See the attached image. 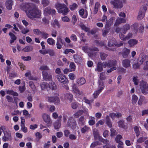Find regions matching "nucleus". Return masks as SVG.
Returning a JSON list of instances; mask_svg holds the SVG:
<instances>
[{"instance_id":"1","label":"nucleus","mask_w":148,"mask_h":148,"mask_svg":"<svg viewBox=\"0 0 148 148\" xmlns=\"http://www.w3.org/2000/svg\"><path fill=\"white\" fill-rule=\"evenodd\" d=\"M25 6L28 9V11L24 9L27 16L30 18L33 19L34 18H39L41 16V13L40 10L36 8H31L29 5L27 4Z\"/></svg>"},{"instance_id":"2","label":"nucleus","mask_w":148,"mask_h":148,"mask_svg":"<svg viewBox=\"0 0 148 148\" xmlns=\"http://www.w3.org/2000/svg\"><path fill=\"white\" fill-rule=\"evenodd\" d=\"M55 6L59 13H62L64 15H67L69 11L66 5L60 3L58 2L55 4Z\"/></svg>"},{"instance_id":"3","label":"nucleus","mask_w":148,"mask_h":148,"mask_svg":"<svg viewBox=\"0 0 148 148\" xmlns=\"http://www.w3.org/2000/svg\"><path fill=\"white\" fill-rule=\"evenodd\" d=\"M139 61L137 64H134L133 66L134 69L138 68L140 64H142L145 61L146 62V65L148 66V55H145L143 53H141L138 58Z\"/></svg>"},{"instance_id":"4","label":"nucleus","mask_w":148,"mask_h":148,"mask_svg":"<svg viewBox=\"0 0 148 148\" xmlns=\"http://www.w3.org/2000/svg\"><path fill=\"white\" fill-rule=\"evenodd\" d=\"M82 50L84 52L88 53V56L91 58L92 57L96 55V53L93 51H98V49L96 47L93 48H88V46H85L82 47Z\"/></svg>"},{"instance_id":"5","label":"nucleus","mask_w":148,"mask_h":148,"mask_svg":"<svg viewBox=\"0 0 148 148\" xmlns=\"http://www.w3.org/2000/svg\"><path fill=\"white\" fill-rule=\"evenodd\" d=\"M140 88L143 94H148V84L145 81H142L140 83Z\"/></svg>"},{"instance_id":"6","label":"nucleus","mask_w":148,"mask_h":148,"mask_svg":"<svg viewBox=\"0 0 148 148\" xmlns=\"http://www.w3.org/2000/svg\"><path fill=\"white\" fill-rule=\"evenodd\" d=\"M4 136L2 137V140L4 142L11 141L12 140L11 132L7 129L3 132Z\"/></svg>"},{"instance_id":"7","label":"nucleus","mask_w":148,"mask_h":148,"mask_svg":"<svg viewBox=\"0 0 148 148\" xmlns=\"http://www.w3.org/2000/svg\"><path fill=\"white\" fill-rule=\"evenodd\" d=\"M48 101L50 103H53L56 105H58L60 104V100L58 97V95L56 94L55 95L52 97H47Z\"/></svg>"},{"instance_id":"8","label":"nucleus","mask_w":148,"mask_h":148,"mask_svg":"<svg viewBox=\"0 0 148 148\" xmlns=\"http://www.w3.org/2000/svg\"><path fill=\"white\" fill-rule=\"evenodd\" d=\"M99 85L98 89L95 91L93 94L94 98H96L97 97L99 94L103 89L104 88V86L103 83L101 81L99 80Z\"/></svg>"},{"instance_id":"9","label":"nucleus","mask_w":148,"mask_h":148,"mask_svg":"<svg viewBox=\"0 0 148 148\" xmlns=\"http://www.w3.org/2000/svg\"><path fill=\"white\" fill-rule=\"evenodd\" d=\"M123 43L124 42L122 41H121L118 43L116 42L115 38H112L108 41V46L110 47L114 46L117 47H119L123 46Z\"/></svg>"},{"instance_id":"10","label":"nucleus","mask_w":148,"mask_h":148,"mask_svg":"<svg viewBox=\"0 0 148 148\" xmlns=\"http://www.w3.org/2000/svg\"><path fill=\"white\" fill-rule=\"evenodd\" d=\"M67 125L72 129H74L76 126V122L72 117H70L69 118Z\"/></svg>"},{"instance_id":"11","label":"nucleus","mask_w":148,"mask_h":148,"mask_svg":"<svg viewBox=\"0 0 148 148\" xmlns=\"http://www.w3.org/2000/svg\"><path fill=\"white\" fill-rule=\"evenodd\" d=\"M104 65L109 67H116V61L115 60H109L108 62H104Z\"/></svg>"},{"instance_id":"12","label":"nucleus","mask_w":148,"mask_h":148,"mask_svg":"<svg viewBox=\"0 0 148 148\" xmlns=\"http://www.w3.org/2000/svg\"><path fill=\"white\" fill-rule=\"evenodd\" d=\"M73 90V92L76 94V95L80 96V97L83 95L82 91L79 90L76 85L75 84H73L72 85Z\"/></svg>"},{"instance_id":"13","label":"nucleus","mask_w":148,"mask_h":148,"mask_svg":"<svg viewBox=\"0 0 148 148\" xmlns=\"http://www.w3.org/2000/svg\"><path fill=\"white\" fill-rule=\"evenodd\" d=\"M57 78L59 81L63 84H65L67 83L68 80L65 75L62 74L58 75Z\"/></svg>"},{"instance_id":"14","label":"nucleus","mask_w":148,"mask_h":148,"mask_svg":"<svg viewBox=\"0 0 148 148\" xmlns=\"http://www.w3.org/2000/svg\"><path fill=\"white\" fill-rule=\"evenodd\" d=\"M42 117L44 121L47 124H51L52 123L50 117L48 114H43L42 115Z\"/></svg>"},{"instance_id":"15","label":"nucleus","mask_w":148,"mask_h":148,"mask_svg":"<svg viewBox=\"0 0 148 148\" xmlns=\"http://www.w3.org/2000/svg\"><path fill=\"white\" fill-rule=\"evenodd\" d=\"M111 3L114 5L115 8H121L123 6L122 3L119 0L111 1Z\"/></svg>"},{"instance_id":"16","label":"nucleus","mask_w":148,"mask_h":148,"mask_svg":"<svg viewBox=\"0 0 148 148\" xmlns=\"http://www.w3.org/2000/svg\"><path fill=\"white\" fill-rule=\"evenodd\" d=\"M42 74L43 79L45 80H50L51 79V75L50 73L43 71Z\"/></svg>"},{"instance_id":"17","label":"nucleus","mask_w":148,"mask_h":148,"mask_svg":"<svg viewBox=\"0 0 148 148\" xmlns=\"http://www.w3.org/2000/svg\"><path fill=\"white\" fill-rule=\"evenodd\" d=\"M79 14L80 16L83 18H86L88 16L87 11L83 9H81L79 10Z\"/></svg>"},{"instance_id":"18","label":"nucleus","mask_w":148,"mask_h":148,"mask_svg":"<svg viewBox=\"0 0 148 148\" xmlns=\"http://www.w3.org/2000/svg\"><path fill=\"white\" fill-rule=\"evenodd\" d=\"M104 62L102 63L101 62H99L98 63L97 65V67L95 70L98 72H101L103 70V68H106V66H105L103 64Z\"/></svg>"},{"instance_id":"19","label":"nucleus","mask_w":148,"mask_h":148,"mask_svg":"<svg viewBox=\"0 0 148 148\" xmlns=\"http://www.w3.org/2000/svg\"><path fill=\"white\" fill-rule=\"evenodd\" d=\"M130 61L127 59H125L123 60L122 61V64L123 66L126 68L130 67Z\"/></svg>"},{"instance_id":"20","label":"nucleus","mask_w":148,"mask_h":148,"mask_svg":"<svg viewBox=\"0 0 148 148\" xmlns=\"http://www.w3.org/2000/svg\"><path fill=\"white\" fill-rule=\"evenodd\" d=\"M51 25L53 27H57L59 28L60 26V25L58 20L55 19L52 20L51 22Z\"/></svg>"},{"instance_id":"21","label":"nucleus","mask_w":148,"mask_h":148,"mask_svg":"<svg viewBox=\"0 0 148 148\" xmlns=\"http://www.w3.org/2000/svg\"><path fill=\"white\" fill-rule=\"evenodd\" d=\"M25 75L26 77H28V79L29 80H35L37 79V78L36 77H34L32 75L31 72L29 71H28L25 74Z\"/></svg>"},{"instance_id":"22","label":"nucleus","mask_w":148,"mask_h":148,"mask_svg":"<svg viewBox=\"0 0 148 148\" xmlns=\"http://www.w3.org/2000/svg\"><path fill=\"white\" fill-rule=\"evenodd\" d=\"M126 22L125 19L121 18H118L116 20V22L114 24L115 26H118L119 24Z\"/></svg>"},{"instance_id":"23","label":"nucleus","mask_w":148,"mask_h":148,"mask_svg":"<svg viewBox=\"0 0 148 148\" xmlns=\"http://www.w3.org/2000/svg\"><path fill=\"white\" fill-rule=\"evenodd\" d=\"M105 29H103L102 30V35L103 36H107L110 29L109 25L107 23L105 25Z\"/></svg>"},{"instance_id":"24","label":"nucleus","mask_w":148,"mask_h":148,"mask_svg":"<svg viewBox=\"0 0 148 148\" xmlns=\"http://www.w3.org/2000/svg\"><path fill=\"white\" fill-rule=\"evenodd\" d=\"M62 39L60 37L57 38V41L56 42V45L57 48L58 49H60L62 47Z\"/></svg>"},{"instance_id":"25","label":"nucleus","mask_w":148,"mask_h":148,"mask_svg":"<svg viewBox=\"0 0 148 148\" xmlns=\"http://www.w3.org/2000/svg\"><path fill=\"white\" fill-rule=\"evenodd\" d=\"M86 82L85 79L83 77H81L77 79L76 83L79 85L81 86L85 84Z\"/></svg>"},{"instance_id":"26","label":"nucleus","mask_w":148,"mask_h":148,"mask_svg":"<svg viewBox=\"0 0 148 148\" xmlns=\"http://www.w3.org/2000/svg\"><path fill=\"white\" fill-rule=\"evenodd\" d=\"M138 42V41L135 39H131L128 41V43L130 47H132L136 45Z\"/></svg>"},{"instance_id":"27","label":"nucleus","mask_w":148,"mask_h":148,"mask_svg":"<svg viewBox=\"0 0 148 148\" xmlns=\"http://www.w3.org/2000/svg\"><path fill=\"white\" fill-rule=\"evenodd\" d=\"M33 49V48L32 46L29 45L26 46L23 48L22 49V51L25 52H28L32 51Z\"/></svg>"},{"instance_id":"28","label":"nucleus","mask_w":148,"mask_h":148,"mask_svg":"<svg viewBox=\"0 0 148 148\" xmlns=\"http://www.w3.org/2000/svg\"><path fill=\"white\" fill-rule=\"evenodd\" d=\"M12 0H8L6 1L5 3V5L8 9L10 10L12 9Z\"/></svg>"},{"instance_id":"29","label":"nucleus","mask_w":148,"mask_h":148,"mask_svg":"<svg viewBox=\"0 0 148 148\" xmlns=\"http://www.w3.org/2000/svg\"><path fill=\"white\" fill-rule=\"evenodd\" d=\"M130 50L126 48H124L122 53V56L124 58H126L130 53Z\"/></svg>"},{"instance_id":"30","label":"nucleus","mask_w":148,"mask_h":148,"mask_svg":"<svg viewBox=\"0 0 148 148\" xmlns=\"http://www.w3.org/2000/svg\"><path fill=\"white\" fill-rule=\"evenodd\" d=\"M52 90H56L57 87L54 82L51 81L48 84V88Z\"/></svg>"},{"instance_id":"31","label":"nucleus","mask_w":148,"mask_h":148,"mask_svg":"<svg viewBox=\"0 0 148 148\" xmlns=\"http://www.w3.org/2000/svg\"><path fill=\"white\" fill-rule=\"evenodd\" d=\"M20 29L21 30V32L22 33L25 34H26L29 32V30L27 28H25L24 27L22 26H18Z\"/></svg>"},{"instance_id":"32","label":"nucleus","mask_w":148,"mask_h":148,"mask_svg":"<svg viewBox=\"0 0 148 148\" xmlns=\"http://www.w3.org/2000/svg\"><path fill=\"white\" fill-rule=\"evenodd\" d=\"M89 120L88 121L89 124L90 125H92L95 124V119L91 116H89Z\"/></svg>"},{"instance_id":"33","label":"nucleus","mask_w":148,"mask_h":148,"mask_svg":"<svg viewBox=\"0 0 148 148\" xmlns=\"http://www.w3.org/2000/svg\"><path fill=\"white\" fill-rule=\"evenodd\" d=\"M134 132L137 137H138L140 133V128L136 126L134 128Z\"/></svg>"},{"instance_id":"34","label":"nucleus","mask_w":148,"mask_h":148,"mask_svg":"<svg viewBox=\"0 0 148 148\" xmlns=\"http://www.w3.org/2000/svg\"><path fill=\"white\" fill-rule=\"evenodd\" d=\"M54 128L55 129H59L61 126V123L60 121L57 120L53 124Z\"/></svg>"},{"instance_id":"35","label":"nucleus","mask_w":148,"mask_h":148,"mask_svg":"<svg viewBox=\"0 0 148 148\" xmlns=\"http://www.w3.org/2000/svg\"><path fill=\"white\" fill-rule=\"evenodd\" d=\"M44 13L45 15H47L51 14V9L50 7H47L44 10Z\"/></svg>"},{"instance_id":"36","label":"nucleus","mask_w":148,"mask_h":148,"mask_svg":"<svg viewBox=\"0 0 148 148\" xmlns=\"http://www.w3.org/2000/svg\"><path fill=\"white\" fill-rule=\"evenodd\" d=\"M138 27V24L137 23H135L132 25V29H133V31L136 34L137 32V29Z\"/></svg>"},{"instance_id":"37","label":"nucleus","mask_w":148,"mask_h":148,"mask_svg":"<svg viewBox=\"0 0 148 148\" xmlns=\"http://www.w3.org/2000/svg\"><path fill=\"white\" fill-rule=\"evenodd\" d=\"M6 93L7 94H10L14 96H17L18 94L16 92H14L12 90H7L6 91Z\"/></svg>"},{"instance_id":"38","label":"nucleus","mask_w":148,"mask_h":148,"mask_svg":"<svg viewBox=\"0 0 148 148\" xmlns=\"http://www.w3.org/2000/svg\"><path fill=\"white\" fill-rule=\"evenodd\" d=\"M90 130V128L86 125L84 126L81 129V132L83 133L88 132Z\"/></svg>"},{"instance_id":"39","label":"nucleus","mask_w":148,"mask_h":148,"mask_svg":"<svg viewBox=\"0 0 148 148\" xmlns=\"http://www.w3.org/2000/svg\"><path fill=\"white\" fill-rule=\"evenodd\" d=\"M118 126L119 127L124 128L125 125L124 124V121L123 120H120L118 122Z\"/></svg>"},{"instance_id":"40","label":"nucleus","mask_w":148,"mask_h":148,"mask_svg":"<svg viewBox=\"0 0 148 148\" xmlns=\"http://www.w3.org/2000/svg\"><path fill=\"white\" fill-rule=\"evenodd\" d=\"M9 35L11 37V40H10V43L12 44L14 42V40L16 39V37L13 34L10 33L9 34Z\"/></svg>"},{"instance_id":"41","label":"nucleus","mask_w":148,"mask_h":148,"mask_svg":"<svg viewBox=\"0 0 148 148\" xmlns=\"http://www.w3.org/2000/svg\"><path fill=\"white\" fill-rule=\"evenodd\" d=\"M130 26L128 24H126L123 27V34H125L127 31L130 29Z\"/></svg>"},{"instance_id":"42","label":"nucleus","mask_w":148,"mask_h":148,"mask_svg":"<svg viewBox=\"0 0 148 148\" xmlns=\"http://www.w3.org/2000/svg\"><path fill=\"white\" fill-rule=\"evenodd\" d=\"M76 62L79 63L82 61V58L79 56L74 55L73 56Z\"/></svg>"},{"instance_id":"43","label":"nucleus","mask_w":148,"mask_h":148,"mask_svg":"<svg viewBox=\"0 0 148 148\" xmlns=\"http://www.w3.org/2000/svg\"><path fill=\"white\" fill-rule=\"evenodd\" d=\"M47 43L51 45H53L55 44V41L52 38H48L47 40Z\"/></svg>"},{"instance_id":"44","label":"nucleus","mask_w":148,"mask_h":148,"mask_svg":"<svg viewBox=\"0 0 148 148\" xmlns=\"http://www.w3.org/2000/svg\"><path fill=\"white\" fill-rule=\"evenodd\" d=\"M145 13L142 12V11H140L139 12L138 15L137 17V19L138 20L142 19L145 16Z\"/></svg>"},{"instance_id":"45","label":"nucleus","mask_w":148,"mask_h":148,"mask_svg":"<svg viewBox=\"0 0 148 148\" xmlns=\"http://www.w3.org/2000/svg\"><path fill=\"white\" fill-rule=\"evenodd\" d=\"M73 97V95L72 94L70 93H67L65 94V99L69 100L71 102L72 101Z\"/></svg>"},{"instance_id":"46","label":"nucleus","mask_w":148,"mask_h":148,"mask_svg":"<svg viewBox=\"0 0 148 148\" xmlns=\"http://www.w3.org/2000/svg\"><path fill=\"white\" fill-rule=\"evenodd\" d=\"M83 111L82 110H80L76 112L73 114L75 117L78 118L83 113Z\"/></svg>"},{"instance_id":"47","label":"nucleus","mask_w":148,"mask_h":148,"mask_svg":"<svg viewBox=\"0 0 148 148\" xmlns=\"http://www.w3.org/2000/svg\"><path fill=\"white\" fill-rule=\"evenodd\" d=\"M138 97L137 96L135 95H133L132 96V103L133 104H135L136 103L138 99Z\"/></svg>"},{"instance_id":"48","label":"nucleus","mask_w":148,"mask_h":148,"mask_svg":"<svg viewBox=\"0 0 148 148\" xmlns=\"http://www.w3.org/2000/svg\"><path fill=\"white\" fill-rule=\"evenodd\" d=\"M40 86L41 88V89L42 90L47 89L48 88V84L45 82L42 83Z\"/></svg>"},{"instance_id":"49","label":"nucleus","mask_w":148,"mask_h":148,"mask_svg":"<svg viewBox=\"0 0 148 148\" xmlns=\"http://www.w3.org/2000/svg\"><path fill=\"white\" fill-rule=\"evenodd\" d=\"M145 100V98L144 97L142 96H140L138 102V105L140 106L142 105L143 104V102Z\"/></svg>"},{"instance_id":"50","label":"nucleus","mask_w":148,"mask_h":148,"mask_svg":"<svg viewBox=\"0 0 148 148\" xmlns=\"http://www.w3.org/2000/svg\"><path fill=\"white\" fill-rule=\"evenodd\" d=\"M99 4V3L98 2H96L95 3L94 10V12L95 14H96L97 13Z\"/></svg>"},{"instance_id":"51","label":"nucleus","mask_w":148,"mask_h":148,"mask_svg":"<svg viewBox=\"0 0 148 148\" xmlns=\"http://www.w3.org/2000/svg\"><path fill=\"white\" fill-rule=\"evenodd\" d=\"M40 34L41 38L44 39H46L49 37V34L46 32H41Z\"/></svg>"},{"instance_id":"52","label":"nucleus","mask_w":148,"mask_h":148,"mask_svg":"<svg viewBox=\"0 0 148 148\" xmlns=\"http://www.w3.org/2000/svg\"><path fill=\"white\" fill-rule=\"evenodd\" d=\"M85 122L84 117L83 116L80 117L79 119V124L81 125H83L84 124Z\"/></svg>"},{"instance_id":"53","label":"nucleus","mask_w":148,"mask_h":148,"mask_svg":"<svg viewBox=\"0 0 148 148\" xmlns=\"http://www.w3.org/2000/svg\"><path fill=\"white\" fill-rule=\"evenodd\" d=\"M80 26L83 30L86 32H88L90 30V29L89 28L87 27L84 25L82 23L80 25Z\"/></svg>"},{"instance_id":"54","label":"nucleus","mask_w":148,"mask_h":148,"mask_svg":"<svg viewBox=\"0 0 148 148\" xmlns=\"http://www.w3.org/2000/svg\"><path fill=\"white\" fill-rule=\"evenodd\" d=\"M77 7V4L75 3H73L69 6L70 9L71 10H75Z\"/></svg>"},{"instance_id":"55","label":"nucleus","mask_w":148,"mask_h":148,"mask_svg":"<svg viewBox=\"0 0 148 148\" xmlns=\"http://www.w3.org/2000/svg\"><path fill=\"white\" fill-rule=\"evenodd\" d=\"M33 32L34 34L38 36L41 34V32L38 29H34L33 30Z\"/></svg>"},{"instance_id":"56","label":"nucleus","mask_w":148,"mask_h":148,"mask_svg":"<svg viewBox=\"0 0 148 148\" xmlns=\"http://www.w3.org/2000/svg\"><path fill=\"white\" fill-rule=\"evenodd\" d=\"M41 3L43 6L45 7L47 6L49 4V1L48 0H42Z\"/></svg>"},{"instance_id":"57","label":"nucleus","mask_w":148,"mask_h":148,"mask_svg":"<svg viewBox=\"0 0 148 148\" xmlns=\"http://www.w3.org/2000/svg\"><path fill=\"white\" fill-rule=\"evenodd\" d=\"M107 55L103 53H100V57L102 60H105L107 57Z\"/></svg>"},{"instance_id":"58","label":"nucleus","mask_w":148,"mask_h":148,"mask_svg":"<svg viewBox=\"0 0 148 148\" xmlns=\"http://www.w3.org/2000/svg\"><path fill=\"white\" fill-rule=\"evenodd\" d=\"M106 78V76L105 75L104 73L102 72L100 73V80H103L105 79Z\"/></svg>"},{"instance_id":"59","label":"nucleus","mask_w":148,"mask_h":148,"mask_svg":"<svg viewBox=\"0 0 148 148\" xmlns=\"http://www.w3.org/2000/svg\"><path fill=\"white\" fill-rule=\"evenodd\" d=\"M105 123V121L103 119L100 120L96 124V126L98 127L100 125H103Z\"/></svg>"},{"instance_id":"60","label":"nucleus","mask_w":148,"mask_h":148,"mask_svg":"<svg viewBox=\"0 0 148 148\" xmlns=\"http://www.w3.org/2000/svg\"><path fill=\"white\" fill-rule=\"evenodd\" d=\"M78 106V104L76 102H73L71 104V108L74 109H75L77 108Z\"/></svg>"},{"instance_id":"61","label":"nucleus","mask_w":148,"mask_h":148,"mask_svg":"<svg viewBox=\"0 0 148 148\" xmlns=\"http://www.w3.org/2000/svg\"><path fill=\"white\" fill-rule=\"evenodd\" d=\"M29 85L32 89L34 90H35L36 89V87L32 81H30L29 82Z\"/></svg>"},{"instance_id":"62","label":"nucleus","mask_w":148,"mask_h":148,"mask_svg":"<svg viewBox=\"0 0 148 148\" xmlns=\"http://www.w3.org/2000/svg\"><path fill=\"white\" fill-rule=\"evenodd\" d=\"M119 37L121 40L125 41L126 40V36L125 35L122 34V33H120L119 34Z\"/></svg>"},{"instance_id":"63","label":"nucleus","mask_w":148,"mask_h":148,"mask_svg":"<svg viewBox=\"0 0 148 148\" xmlns=\"http://www.w3.org/2000/svg\"><path fill=\"white\" fill-rule=\"evenodd\" d=\"M146 139L145 137H141L137 139V142L138 143H141L144 142Z\"/></svg>"},{"instance_id":"64","label":"nucleus","mask_w":148,"mask_h":148,"mask_svg":"<svg viewBox=\"0 0 148 148\" xmlns=\"http://www.w3.org/2000/svg\"><path fill=\"white\" fill-rule=\"evenodd\" d=\"M110 130L111 131L110 136H113L117 134V132L116 130L114 129L111 128Z\"/></svg>"}]
</instances>
